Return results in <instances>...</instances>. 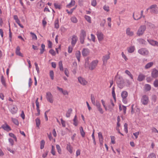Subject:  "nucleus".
I'll return each instance as SVG.
<instances>
[{
	"instance_id": "obj_1",
	"label": "nucleus",
	"mask_w": 158,
	"mask_h": 158,
	"mask_svg": "<svg viewBox=\"0 0 158 158\" xmlns=\"http://www.w3.org/2000/svg\"><path fill=\"white\" fill-rule=\"evenodd\" d=\"M115 79L118 87L122 89L125 86L124 80L122 77L117 75L115 77Z\"/></svg>"
},
{
	"instance_id": "obj_2",
	"label": "nucleus",
	"mask_w": 158,
	"mask_h": 158,
	"mask_svg": "<svg viewBox=\"0 0 158 158\" xmlns=\"http://www.w3.org/2000/svg\"><path fill=\"white\" fill-rule=\"evenodd\" d=\"M148 10H149L150 12L152 14H156L158 12L157 9V5L156 4L151 5L146 10L147 11Z\"/></svg>"
},
{
	"instance_id": "obj_3",
	"label": "nucleus",
	"mask_w": 158,
	"mask_h": 158,
	"mask_svg": "<svg viewBox=\"0 0 158 158\" xmlns=\"http://www.w3.org/2000/svg\"><path fill=\"white\" fill-rule=\"evenodd\" d=\"M146 29V27L145 26L142 25L140 26L137 31V35L139 36L142 35Z\"/></svg>"
},
{
	"instance_id": "obj_4",
	"label": "nucleus",
	"mask_w": 158,
	"mask_h": 158,
	"mask_svg": "<svg viewBox=\"0 0 158 158\" xmlns=\"http://www.w3.org/2000/svg\"><path fill=\"white\" fill-rule=\"evenodd\" d=\"M141 102L143 104L146 105L149 102V98L146 95H143L141 98Z\"/></svg>"
},
{
	"instance_id": "obj_5",
	"label": "nucleus",
	"mask_w": 158,
	"mask_h": 158,
	"mask_svg": "<svg viewBox=\"0 0 158 158\" xmlns=\"http://www.w3.org/2000/svg\"><path fill=\"white\" fill-rule=\"evenodd\" d=\"M98 62V60H95L93 61L90 64L89 68L91 70H93L97 66Z\"/></svg>"
},
{
	"instance_id": "obj_6",
	"label": "nucleus",
	"mask_w": 158,
	"mask_h": 158,
	"mask_svg": "<svg viewBox=\"0 0 158 158\" xmlns=\"http://www.w3.org/2000/svg\"><path fill=\"white\" fill-rule=\"evenodd\" d=\"M9 109L10 111L13 114H16L18 110V109L15 105H13L11 107H9Z\"/></svg>"
},
{
	"instance_id": "obj_7",
	"label": "nucleus",
	"mask_w": 158,
	"mask_h": 158,
	"mask_svg": "<svg viewBox=\"0 0 158 158\" xmlns=\"http://www.w3.org/2000/svg\"><path fill=\"white\" fill-rule=\"evenodd\" d=\"M46 98L47 101L51 103H52L53 102V98L51 93L47 92L46 93Z\"/></svg>"
},
{
	"instance_id": "obj_8",
	"label": "nucleus",
	"mask_w": 158,
	"mask_h": 158,
	"mask_svg": "<svg viewBox=\"0 0 158 158\" xmlns=\"http://www.w3.org/2000/svg\"><path fill=\"white\" fill-rule=\"evenodd\" d=\"M138 52L141 55L145 56L148 54L149 51L145 48H141L138 50Z\"/></svg>"
},
{
	"instance_id": "obj_9",
	"label": "nucleus",
	"mask_w": 158,
	"mask_h": 158,
	"mask_svg": "<svg viewBox=\"0 0 158 158\" xmlns=\"http://www.w3.org/2000/svg\"><path fill=\"white\" fill-rule=\"evenodd\" d=\"M78 82L83 85H86L88 83L85 79L81 77H79L78 78Z\"/></svg>"
},
{
	"instance_id": "obj_10",
	"label": "nucleus",
	"mask_w": 158,
	"mask_h": 158,
	"mask_svg": "<svg viewBox=\"0 0 158 158\" xmlns=\"http://www.w3.org/2000/svg\"><path fill=\"white\" fill-rule=\"evenodd\" d=\"M78 39V38L76 35H73L72 36L71 44L73 47L75 45Z\"/></svg>"
},
{
	"instance_id": "obj_11",
	"label": "nucleus",
	"mask_w": 158,
	"mask_h": 158,
	"mask_svg": "<svg viewBox=\"0 0 158 158\" xmlns=\"http://www.w3.org/2000/svg\"><path fill=\"white\" fill-rule=\"evenodd\" d=\"M96 35L99 42L102 41L103 39L104 35L101 32L98 31L97 32Z\"/></svg>"
},
{
	"instance_id": "obj_12",
	"label": "nucleus",
	"mask_w": 158,
	"mask_h": 158,
	"mask_svg": "<svg viewBox=\"0 0 158 158\" xmlns=\"http://www.w3.org/2000/svg\"><path fill=\"white\" fill-rule=\"evenodd\" d=\"M152 77L153 78H156L158 77V71L154 68L152 69L151 73Z\"/></svg>"
},
{
	"instance_id": "obj_13",
	"label": "nucleus",
	"mask_w": 158,
	"mask_h": 158,
	"mask_svg": "<svg viewBox=\"0 0 158 158\" xmlns=\"http://www.w3.org/2000/svg\"><path fill=\"white\" fill-rule=\"evenodd\" d=\"M147 41L151 45L158 47V42L157 41L150 39H147Z\"/></svg>"
},
{
	"instance_id": "obj_14",
	"label": "nucleus",
	"mask_w": 158,
	"mask_h": 158,
	"mask_svg": "<svg viewBox=\"0 0 158 158\" xmlns=\"http://www.w3.org/2000/svg\"><path fill=\"white\" fill-rule=\"evenodd\" d=\"M89 50L87 48H84L83 49L82 53L83 56H86L89 55Z\"/></svg>"
},
{
	"instance_id": "obj_15",
	"label": "nucleus",
	"mask_w": 158,
	"mask_h": 158,
	"mask_svg": "<svg viewBox=\"0 0 158 158\" xmlns=\"http://www.w3.org/2000/svg\"><path fill=\"white\" fill-rule=\"evenodd\" d=\"M126 33L127 35L129 36H132L134 35V32L131 31V29L129 27L126 29Z\"/></svg>"
},
{
	"instance_id": "obj_16",
	"label": "nucleus",
	"mask_w": 158,
	"mask_h": 158,
	"mask_svg": "<svg viewBox=\"0 0 158 158\" xmlns=\"http://www.w3.org/2000/svg\"><path fill=\"white\" fill-rule=\"evenodd\" d=\"M20 48L19 46L17 47L15 50V53L16 55L21 57H23V54L20 52Z\"/></svg>"
},
{
	"instance_id": "obj_17",
	"label": "nucleus",
	"mask_w": 158,
	"mask_h": 158,
	"mask_svg": "<svg viewBox=\"0 0 158 158\" xmlns=\"http://www.w3.org/2000/svg\"><path fill=\"white\" fill-rule=\"evenodd\" d=\"M145 77V76L143 74L140 73L139 75L137 78V80L139 81H143Z\"/></svg>"
},
{
	"instance_id": "obj_18",
	"label": "nucleus",
	"mask_w": 158,
	"mask_h": 158,
	"mask_svg": "<svg viewBox=\"0 0 158 158\" xmlns=\"http://www.w3.org/2000/svg\"><path fill=\"white\" fill-rule=\"evenodd\" d=\"M109 54L104 56L102 57V61L103 64H106L107 62V60L109 59L110 56Z\"/></svg>"
},
{
	"instance_id": "obj_19",
	"label": "nucleus",
	"mask_w": 158,
	"mask_h": 158,
	"mask_svg": "<svg viewBox=\"0 0 158 158\" xmlns=\"http://www.w3.org/2000/svg\"><path fill=\"white\" fill-rule=\"evenodd\" d=\"M133 17L135 20H138L142 18L141 16H140L139 12L136 13V15L135 16H134V13H133Z\"/></svg>"
},
{
	"instance_id": "obj_20",
	"label": "nucleus",
	"mask_w": 158,
	"mask_h": 158,
	"mask_svg": "<svg viewBox=\"0 0 158 158\" xmlns=\"http://www.w3.org/2000/svg\"><path fill=\"white\" fill-rule=\"evenodd\" d=\"M2 127L4 130L8 131L11 130L10 127L7 124L2 125Z\"/></svg>"
},
{
	"instance_id": "obj_21",
	"label": "nucleus",
	"mask_w": 158,
	"mask_h": 158,
	"mask_svg": "<svg viewBox=\"0 0 158 158\" xmlns=\"http://www.w3.org/2000/svg\"><path fill=\"white\" fill-rule=\"evenodd\" d=\"M81 56V53L79 51H76L75 53V56L78 62H80V58Z\"/></svg>"
},
{
	"instance_id": "obj_22",
	"label": "nucleus",
	"mask_w": 158,
	"mask_h": 158,
	"mask_svg": "<svg viewBox=\"0 0 158 158\" xmlns=\"http://www.w3.org/2000/svg\"><path fill=\"white\" fill-rule=\"evenodd\" d=\"M67 149L70 153L73 152V147L70 145V143L68 144L67 145Z\"/></svg>"
},
{
	"instance_id": "obj_23",
	"label": "nucleus",
	"mask_w": 158,
	"mask_h": 158,
	"mask_svg": "<svg viewBox=\"0 0 158 158\" xmlns=\"http://www.w3.org/2000/svg\"><path fill=\"white\" fill-rule=\"evenodd\" d=\"M153 64V63L152 62H149L145 65L144 68L146 69H148L152 67Z\"/></svg>"
},
{
	"instance_id": "obj_24",
	"label": "nucleus",
	"mask_w": 158,
	"mask_h": 158,
	"mask_svg": "<svg viewBox=\"0 0 158 158\" xmlns=\"http://www.w3.org/2000/svg\"><path fill=\"white\" fill-rule=\"evenodd\" d=\"M125 73L130 77L131 79L133 81V76L129 71L127 70H126L125 71Z\"/></svg>"
},
{
	"instance_id": "obj_25",
	"label": "nucleus",
	"mask_w": 158,
	"mask_h": 158,
	"mask_svg": "<svg viewBox=\"0 0 158 158\" xmlns=\"http://www.w3.org/2000/svg\"><path fill=\"white\" fill-rule=\"evenodd\" d=\"M135 49L134 46H131L127 48V51L129 53H131L133 52Z\"/></svg>"
},
{
	"instance_id": "obj_26",
	"label": "nucleus",
	"mask_w": 158,
	"mask_h": 158,
	"mask_svg": "<svg viewBox=\"0 0 158 158\" xmlns=\"http://www.w3.org/2000/svg\"><path fill=\"white\" fill-rule=\"evenodd\" d=\"M75 4V1L74 0H72L66 6V7L68 8H70L72 6H74Z\"/></svg>"
},
{
	"instance_id": "obj_27",
	"label": "nucleus",
	"mask_w": 158,
	"mask_h": 158,
	"mask_svg": "<svg viewBox=\"0 0 158 158\" xmlns=\"http://www.w3.org/2000/svg\"><path fill=\"white\" fill-rule=\"evenodd\" d=\"M72 111L73 110L71 108H70L68 110L66 115L67 117L69 118L70 117L71 114L72 112Z\"/></svg>"
},
{
	"instance_id": "obj_28",
	"label": "nucleus",
	"mask_w": 158,
	"mask_h": 158,
	"mask_svg": "<svg viewBox=\"0 0 158 158\" xmlns=\"http://www.w3.org/2000/svg\"><path fill=\"white\" fill-rule=\"evenodd\" d=\"M80 131L81 135L82 137H84L85 136V133L84 131L83 127H80Z\"/></svg>"
},
{
	"instance_id": "obj_29",
	"label": "nucleus",
	"mask_w": 158,
	"mask_h": 158,
	"mask_svg": "<svg viewBox=\"0 0 158 158\" xmlns=\"http://www.w3.org/2000/svg\"><path fill=\"white\" fill-rule=\"evenodd\" d=\"M73 124L75 126H77L78 123L76 115H75V116L74 118H73Z\"/></svg>"
},
{
	"instance_id": "obj_30",
	"label": "nucleus",
	"mask_w": 158,
	"mask_h": 158,
	"mask_svg": "<svg viewBox=\"0 0 158 158\" xmlns=\"http://www.w3.org/2000/svg\"><path fill=\"white\" fill-rule=\"evenodd\" d=\"M151 87L150 85L146 84L145 85V90L146 91H150L151 89Z\"/></svg>"
},
{
	"instance_id": "obj_31",
	"label": "nucleus",
	"mask_w": 158,
	"mask_h": 158,
	"mask_svg": "<svg viewBox=\"0 0 158 158\" xmlns=\"http://www.w3.org/2000/svg\"><path fill=\"white\" fill-rule=\"evenodd\" d=\"M11 119L12 122L16 125L18 126L19 125V122L18 120L14 118H11Z\"/></svg>"
},
{
	"instance_id": "obj_32",
	"label": "nucleus",
	"mask_w": 158,
	"mask_h": 158,
	"mask_svg": "<svg viewBox=\"0 0 158 158\" xmlns=\"http://www.w3.org/2000/svg\"><path fill=\"white\" fill-rule=\"evenodd\" d=\"M128 95L127 92L126 91H123L121 94V96L123 98H126Z\"/></svg>"
},
{
	"instance_id": "obj_33",
	"label": "nucleus",
	"mask_w": 158,
	"mask_h": 158,
	"mask_svg": "<svg viewBox=\"0 0 158 158\" xmlns=\"http://www.w3.org/2000/svg\"><path fill=\"white\" fill-rule=\"evenodd\" d=\"M1 81L2 84L4 86H6V81L5 78L3 76H2L1 78Z\"/></svg>"
},
{
	"instance_id": "obj_34",
	"label": "nucleus",
	"mask_w": 158,
	"mask_h": 158,
	"mask_svg": "<svg viewBox=\"0 0 158 158\" xmlns=\"http://www.w3.org/2000/svg\"><path fill=\"white\" fill-rule=\"evenodd\" d=\"M86 36V32L83 30H81L80 36L82 37H85Z\"/></svg>"
},
{
	"instance_id": "obj_35",
	"label": "nucleus",
	"mask_w": 158,
	"mask_h": 158,
	"mask_svg": "<svg viewBox=\"0 0 158 158\" xmlns=\"http://www.w3.org/2000/svg\"><path fill=\"white\" fill-rule=\"evenodd\" d=\"M58 65L60 70L61 71H63L64 69L63 67L62 62V61H60L59 62Z\"/></svg>"
},
{
	"instance_id": "obj_36",
	"label": "nucleus",
	"mask_w": 158,
	"mask_h": 158,
	"mask_svg": "<svg viewBox=\"0 0 158 158\" xmlns=\"http://www.w3.org/2000/svg\"><path fill=\"white\" fill-rule=\"evenodd\" d=\"M115 88L114 86H113L112 88V95L114 99V100L115 101H116V98L115 97Z\"/></svg>"
},
{
	"instance_id": "obj_37",
	"label": "nucleus",
	"mask_w": 158,
	"mask_h": 158,
	"mask_svg": "<svg viewBox=\"0 0 158 158\" xmlns=\"http://www.w3.org/2000/svg\"><path fill=\"white\" fill-rule=\"evenodd\" d=\"M91 99L92 104L93 105L95 104V103L96 102L95 99L94 95L93 94L91 95Z\"/></svg>"
},
{
	"instance_id": "obj_38",
	"label": "nucleus",
	"mask_w": 158,
	"mask_h": 158,
	"mask_svg": "<svg viewBox=\"0 0 158 158\" xmlns=\"http://www.w3.org/2000/svg\"><path fill=\"white\" fill-rule=\"evenodd\" d=\"M59 20L58 19H56L54 22L55 27L56 28H58L59 27Z\"/></svg>"
},
{
	"instance_id": "obj_39",
	"label": "nucleus",
	"mask_w": 158,
	"mask_h": 158,
	"mask_svg": "<svg viewBox=\"0 0 158 158\" xmlns=\"http://www.w3.org/2000/svg\"><path fill=\"white\" fill-rule=\"evenodd\" d=\"M71 21L74 23H76L77 22V18L75 16L72 17L70 19Z\"/></svg>"
},
{
	"instance_id": "obj_40",
	"label": "nucleus",
	"mask_w": 158,
	"mask_h": 158,
	"mask_svg": "<svg viewBox=\"0 0 158 158\" xmlns=\"http://www.w3.org/2000/svg\"><path fill=\"white\" fill-rule=\"evenodd\" d=\"M30 34L31 35L32 40H36L37 39L36 35L34 33L31 32Z\"/></svg>"
},
{
	"instance_id": "obj_41",
	"label": "nucleus",
	"mask_w": 158,
	"mask_h": 158,
	"mask_svg": "<svg viewBox=\"0 0 158 158\" xmlns=\"http://www.w3.org/2000/svg\"><path fill=\"white\" fill-rule=\"evenodd\" d=\"M35 121L36 126L38 127H39L40 123V119L39 118H36Z\"/></svg>"
},
{
	"instance_id": "obj_42",
	"label": "nucleus",
	"mask_w": 158,
	"mask_h": 158,
	"mask_svg": "<svg viewBox=\"0 0 158 158\" xmlns=\"http://www.w3.org/2000/svg\"><path fill=\"white\" fill-rule=\"evenodd\" d=\"M85 18L86 20H87L89 23H91V18L89 16L85 15Z\"/></svg>"
},
{
	"instance_id": "obj_43",
	"label": "nucleus",
	"mask_w": 158,
	"mask_h": 158,
	"mask_svg": "<svg viewBox=\"0 0 158 158\" xmlns=\"http://www.w3.org/2000/svg\"><path fill=\"white\" fill-rule=\"evenodd\" d=\"M45 46L44 44H42L41 45V49H40V53L41 54H43L45 50Z\"/></svg>"
},
{
	"instance_id": "obj_44",
	"label": "nucleus",
	"mask_w": 158,
	"mask_h": 158,
	"mask_svg": "<svg viewBox=\"0 0 158 158\" xmlns=\"http://www.w3.org/2000/svg\"><path fill=\"white\" fill-rule=\"evenodd\" d=\"M56 148L59 154H61V149L60 146L58 144L56 145Z\"/></svg>"
},
{
	"instance_id": "obj_45",
	"label": "nucleus",
	"mask_w": 158,
	"mask_h": 158,
	"mask_svg": "<svg viewBox=\"0 0 158 158\" xmlns=\"http://www.w3.org/2000/svg\"><path fill=\"white\" fill-rule=\"evenodd\" d=\"M98 137L99 139V140H100L102 141V140H103V138L102 134V133L101 132H99L98 133Z\"/></svg>"
},
{
	"instance_id": "obj_46",
	"label": "nucleus",
	"mask_w": 158,
	"mask_h": 158,
	"mask_svg": "<svg viewBox=\"0 0 158 158\" xmlns=\"http://www.w3.org/2000/svg\"><path fill=\"white\" fill-rule=\"evenodd\" d=\"M94 105L96 106L97 107V109L101 107V104L98 101H96V102L95 103V104Z\"/></svg>"
},
{
	"instance_id": "obj_47",
	"label": "nucleus",
	"mask_w": 158,
	"mask_h": 158,
	"mask_svg": "<svg viewBox=\"0 0 158 158\" xmlns=\"http://www.w3.org/2000/svg\"><path fill=\"white\" fill-rule=\"evenodd\" d=\"M147 158H156V156L154 153H152L149 155Z\"/></svg>"
},
{
	"instance_id": "obj_48",
	"label": "nucleus",
	"mask_w": 158,
	"mask_h": 158,
	"mask_svg": "<svg viewBox=\"0 0 158 158\" xmlns=\"http://www.w3.org/2000/svg\"><path fill=\"white\" fill-rule=\"evenodd\" d=\"M157 97L155 95H153L152 96V102L155 103Z\"/></svg>"
},
{
	"instance_id": "obj_49",
	"label": "nucleus",
	"mask_w": 158,
	"mask_h": 158,
	"mask_svg": "<svg viewBox=\"0 0 158 158\" xmlns=\"http://www.w3.org/2000/svg\"><path fill=\"white\" fill-rule=\"evenodd\" d=\"M138 41L139 43L141 44H145L146 41L142 39H138Z\"/></svg>"
},
{
	"instance_id": "obj_50",
	"label": "nucleus",
	"mask_w": 158,
	"mask_h": 158,
	"mask_svg": "<svg viewBox=\"0 0 158 158\" xmlns=\"http://www.w3.org/2000/svg\"><path fill=\"white\" fill-rule=\"evenodd\" d=\"M45 141L44 140H41L40 143V149H43L44 147Z\"/></svg>"
},
{
	"instance_id": "obj_51",
	"label": "nucleus",
	"mask_w": 158,
	"mask_h": 158,
	"mask_svg": "<svg viewBox=\"0 0 158 158\" xmlns=\"http://www.w3.org/2000/svg\"><path fill=\"white\" fill-rule=\"evenodd\" d=\"M127 126H128V125L127 123H125L124 125V131L127 133H128Z\"/></svg>"
},
{
	"instance_id": "obj_52",
	"label": "nucleus",
	"mask_w": 158,
	"mask_h": 158,
	"mask_svg": "<svg viewBox=\"0 0 158 158\" xmlns=\"http://www.w3.org/2000/svg\"><path fill=\"white\" fill-rule=\"evenodd\" d=\"M50 76L51 79L53 80L54 79V72L53 71L51 70L50 72Z\"/></svg>"
},
{
	"instance_id": "obj_53",
	"label": "nucleus",
	"mask_w": 158,
	"mask_h": 158,
	"mask_svg": "<svg viewBox=\"0 0 158 158\" xmlns=\"http://www.w3.org/2000/svg\"><path fill=\"white\" fill-rule=\"evenodd\" d=\"M51 152L52 154L54 156L56 154L55 152V148L53 145H52V150Z\"/></svg>"
},
{
	"instance_id": "obj_54",
	"label": "nucleus",
	"mask_w": 158,
	"mask_h": 158,
	"mask_svg": "<svg viewBox=\"0 0 158 158\" xmlns=\"http://www.w3.org/2000/svg\"><path fill=\"white\" fill-rule=\"evenodd\" d=\"M111 139V142L113 144H114L115 143V138L114 136H110Z\"/></svg>"
},
{
	"instance_id": "obj_55",
	"label": "nucleus",
	"mask_w": 158,
	"mask_h": 158,
	"mask_svg": "<svg viewBox=\"0 0 158 158\" xmlns=\"http://www.w3.org/2000/svg\"><path fill=\"white\" fill-rule=\"evenodd\" d=\"M154 85L156 87H158V80L156 79L154 82Z\"/></svg>"
},
{
	"instance_id": "obj_56",
	"label": "nucleus",
	"mask_w": 158,
	"mask_h": 158,
	"mask_svg": "<svg viewBox=\"0 0 158 158\" xmlns=\"http://www.w3.org/2000/svg\"><path fill=\"white\" fill-rule=\"evenodd\" d=\"M9 135L10 137L14 138L15 139L16 141L17 140L16 137L14 134L10 133H9Z\"/></svg>"
},
{
	"instance_id": "obj_57",
	"label": "nucleus",
	"mask_w": 158,
	"mask_h": 158,
	"mask_svg": "<svg viewBox=\"0 0 158 158\" xmlns=\"http://www.w3.org/2000/svg\"><path fill=\"white\" fill-rule=\"evenodd\" d=\"M75 9V8H73L71 9L70 11H69L68 10H66V11L68 14H71L72 13L73 10H74Z\"/></svg>"
},
{
	"instance_id": "obj_58",
	"label": "nucleus",
	"mask_w": 158,
	"mask_h": 158,
	"mask_svg": "<svg viewBox=\"0 0 158 158\" xmlns=\"http://www.w3.org/2000/svg\"><path fill=\"white\" fill-rule=\"evenodd\" d=\"M54 6L56 9H60V5H59L56 3H55L54 4Z\"/></svg>"
},
{
	"instance_id": "obj_59",
	"label": "nucleus",
	"mask_w": 158,
	"mask_h": 158,
	"mask_svg": "<svg viewBox=\"0 0 158 158\" xmlns=\"http://www.w3.org/2000/svg\"><path fill=\"white\" fill-rule=\"evenodd\" d=\"M64 73L65 75L68 77H69V72L67 68H65L64 70Z\"/></svg>"
},
{
	"instance_id": "obj_60",
	"label": "nucleus",
	"mask_w": 158,
	"mask_h": 158,
	"mask_svg": "<svg viewBox=\"0 0 158 158\" xmlns=\"http://www.w3.org/2000/svg\"><path fill=\"white\" fill-rule=\"evenodd\" d=\"M85 37H80V41L81 44H83L84 42V40Z\"/></svg>"
},
{
	"instance_id": "obj_61",
	"label": "nucleus",
	"mask_w": 158,
	"mask_h": 158,
	"mask_svg": "<svg viewBox=\"0 0 158 158\" xmlns=\"http://www.w3.org/2000/svg\"><path fill=\"white\" fill-rule=\"evenodd\" d=\"M73 47H73H71L70 46H69L68 49V52L69 53H71L72 52Z\"/></svg>"
},
{
	"instance_id": "obj_62",
	"label": "nucleus",
	"mask_w": 158,
	"mask_h": 158,
	"mask_svg": "<svg viewBox=\"0 0 158 158\" xmlns=\"http://www.w3.org/2000/svg\"><path fill=\"white\" fill-rule=\"evenodd\" d=\"M60 120L62 126L64 127H65L66 126V123L65 121L63 120L62 118H61Z\"/></svg>"
},
{
	"instance_id": "obj_63",
	"label": "nucleus",
	"mask_w": 158,
	"mask_h": 158,
	"mask_svg": "<svg viewBox=\"0 0 158 158\" xmlns=\"http://www.w3.org/2000/svg\"><path fill=\"white\" fill-rule=\"evenodd\" d=\"M49 52L52 56H55L56 54L55 51L52 49H51L49 50Z\"/></svg>"
},
{
	"instance_id": "obj_64",
	"label": "nucleus",
	"mask_w": 158,
	"mask_h": 158,
	"mask_svg": "<svg viewBox=\"0 0 158 158\" xmlns=\"http://www.w3.org/2000/svg\"><path fill=\"white\" fill-rule=\"evenodd\" d=\"M97 4L96 1V0H93L91 2V5L94 6H95Z\"/></svg>"
}]
</instances>
